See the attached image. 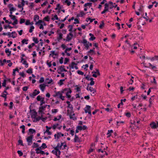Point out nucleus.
Instances as JSON below:
<instances>
[{
  "instance_id": "ea45409f",
  "label": "nucleus",
  "mask_w": 158,
  "mask_h": 158,
  "mask_svg": "<svg viewBox=\"0 0 158 158\" xmlns=\"http://www.w3.org/2000/svg\"><path fill=\"white\" fill-rule=\"evenodd\" d=\"M17 36V34L15 31H12L11 32V37L13 38H15Z\"/></svg>"
},
{
  "instance_id": "1a4fd4ad",
  "label": "nucleus",
  "mask_w": 158,
  "mask_h": 158,
  "mask_svg": "<svg viewBox=\"0 0 158 158\" xmlns=\"http://www.w3.org/2000/svg\"><path fill=\"white\" fill-rule=\"evenodd\" d=\"M46 86L48 87V86L45 83H44L39 85V88L42 92H43L46 89Z\"/></svg>"
},
{
  "instance_id": "c756f323",
  "label": "nucleus",
  "mask_w": 158,
  "mask_h": 158,
  "mask_svg": "<svg viewBox=\"0 0 158 158\" xmlns=\"http://www.w3.org/2000/svg\"><path fill=\"white\" fill-rule=\"evenodd\" d=\"M33 138V135H31L28 137L27 138V141L28 143H30L32 142V141Z\"/></svg>"
},
{
  "instance_id": "473e14b6",
  "label": "nucleus",
  "mask_w": 158,
  "mask_h": 158,
  "mask_svg": "<svg viewBox=\"0 0 158 158\" xmlns=\"http://www.w3.org/2000/svg\"><path fill=\"white\" fill-rule=\"evenodd\" d=\"M63 34L61 33H59L57 36V38L58 41H60L62 38Z\"/></svg>"
},
{
  "instance_id": "7c9ffc66",
  "label": "nucleus",
  "mask_w": 158,
  "mask_h": 158,
  "mask_svg": "<svg viewBox=\"0 0 158 158\" xmlns=\"http://www.w3.org/2000/svg\"><path fill=\"white\" fill-rule=\"evenodd\" d=\"M10 11H15L16 10V8L14 7L12 4H10L9 5Z\"/></svg>"
},
{
  "instance_id": "ddd939ff",
  "label": "nucleus",
  "mask_w": 158,
  "mask_h": 158,
  "mask_svg": "<svg viewBox=\"0 0 158 158\" xmlns=\"http://www.w3.org/2000/svg\"><path fill=\"white\" fill-rule=\"evenodd\" d=\"M84 110L85 113H88L90 116L91 115V107L90 106L86 105L84 109Z\"/></svg>"
},
{
  "instance_id": "58836bf2",
  "label": "nucleus",
  "mask_w": 158,
  "mask_h": 158,
  "mask_svg": "<svg viewBox=\"0 0 158 158\" xmlns=\"http://www.w3.org/2000/svg\"><path fill=\"white\" fill-rule=\"evenodd\" d=\"M52 16L53 17L52 19V20H58L59 21H60V20L59 19V18L58 17L57 15H52Z\"/></svg>"
},
{
  "instance_id": "4d7b16f0",
  "label": "nucleus",
  "mask_w": 158,
  "mask_h": 158,
  "mask_svg": "<svg viewBox=\"0 0 158 158\" xmlns=\"http://www.w3.org/2000/svg\"><path fill=\"white\" fill-rule=\"evenodd\" d=\"M138 97V95L137 94L136 95L132 97L131 98V100L132 102L135 99L137 98Z\"/></svg>"
},
{
  "instance_id": "c9c22d12",
  "label": "nucleus",
  "mask_w": 158,
  "mask_h": 158,
  "mask_svg": "<svg viewBox=\"0 0 158 158\" xmlns=\"http://www.w3.org/2000/svg\"><path fill=\"white\" fill-rule=\"evenodd\" d=\"M5 52L7 54V56H9L11 55V51L9 50L8 48H6L5 49Z\"/></svg>"
},
{
  "instance_id": "052dcab7",
  "label": "nucleus",
  "mask_w": 158,
  "mask_h": 158,
  "mask_svg": "<svg viewBox=\"0 0 158 158\" xmlns=\"http://www.w3.org/2000/svg\"><path fill=\"white\" fill-rule=\"evenodd\" d=\"M76 88L75 89V90H76L77 92L80 91L81 90V86L80 87H78V85H76L75 86Z\"/></svg>"
},
{
  "instance_id": "774afa93",
  "label": "nucleus",
  "mask_w": 158,
  "mask_h": 158,
  "mask_svg": "<svg viewBox=\"0 0 158 158\" xmlns=\"http://www.w3.org/2000/svg\"><path fill=\"white\" fill-rule=\"evenodd\" d=\"M29 131L30 133H31V134H33L35 132V130L31 128L29 130Z\"/></svg>"
},
{
  "instance_id": "f257e3e1",
  "label": "nucleus",
  "mask_w": 158,
  "mask_h": 158,
  "mask_svg": "<svg viewBox=\"0 0 158 158\" xmlns=\"http://www.w3.org/2000/svg\"><path fill=\"white\" fill-rule=\"evenodd\" d=\"M37 113L35 110H32L31 111V117L33 122H36L39 121L41 119V117H37Z\"/></svg>"
},
{
  "instance_id": "cd10ccee",
  "label": "nucleus",
  "mask_w": 158,
  "mask_h": 158,
  "mask_svg": "<svg viewBox=\"0 0 158 158\" xmlns=\"http://www.w3.org/2000/svg\"><path fill=\"white\" fill-rule=\"evenodd\" d=\"M85 15V13L83 11H81L77 15V17H81L84 16Z\"/></svg>"
},
{
  "instance_id": "a18cd8bd",
  "label": "nucleus",
  "mask_w": 158,
  "mask_h": 158,
  "mask_svg": "<svg viewBox=\"0 0 158 158\" xmlns=\"http://www.w3.org/2000/svg\"><path fill=\"white\" fill-rule=\"evenodd\" d=\"M44 78L43 77H41L39 81V83L40 84L43 83L44 81Z\"/></svg>"
},
{
  "instance_id": "f704fd0d",
  "label": "nucleus",
  "mask_w": 158,
  "mask_h": 158,
  "mask_svg": "<svg viewBox=\"0 0 158 158\" xmlns=\"http://www.w3.org/2000/svg\"><path fill=\"white\" fill-rule=\"evenodd\" d=\"M89 35L90 36V37L89 38V40H90L93 41L95 39L96 37L94 36L93 34L91 33H90Z\"/></svg>"
},
{
  "instance_id": "f3484780",
  "label": "nucleus",
  "mask_w": 158,
  "mask_h": 158,
  "mask_svg": "<svg viewBox=\"0 0 158 158\" xmlns=\"http://www.w3.org/2000/svg\"><path fill=\"white\" fill-rule=\"evenodd\" d=\"M69 67L70 68V69H77L78 67L77 65V64L74 62H72L69 65Z\"/></svg>"
},
{
  "instance_id": "9d476101",
  "label": "nucleus",
  "mask_w": 158,
  "mask_h": 158,
  "mask_svg": "<svg viewBox=\"0 0 158 158\" xmlns=\"http://www.w3.org/2000/svg\"><path fill=\"white\" fill-rule=\"evenodd\" d=\"M151 127L152 129H155L158 127V122H152L150 124Z\"/></svg>"
},
{
  "instance_id": "6e6552de",
  "label": "nucleus",
  "mask_w": 158,
  "mask_h": 158,
  "mask_svg": "<svg viewBox=\"0 0 158 158\" xmlns=\"http://www.w3.org/2000/svg\"><path fill=\"white\" fill-rule=\"evenodd\" d=\"M60 149L58 148H57V146L54 149L52 152L54 154L56 155V156H59L60 154Z\"/></svg>"
},
{
  "instance_id": "f8f14e48",
  "label": "nucleus",
  "mask_w": 158,
  "mask_h": 158,
  "mask_svg": "<svg viewBox=\"0 0 158 158\" xmlns=\"http://www.w3.org/2000/svg\"><path fill=\"white\" fill-rule=\"evenodd\" d=\"M68 114L69 115L70 118L72 119L73 120H75L77 119V118L75 116V114L72 111L70 112H69V110L68 111Z\"/></svg>"
},
{
  "instance_id": "dca6fc26",
  "label": "nucleus",
  "mask_w": 158,
  "mask_h": 158,
  "mask_svg": "<svg viewBox=\"0 0 158 158\" xmlns=\"http://www.w3.org/2000/svg\"><path fill=\"white\" fill-rule=\"evenodd\" d=\"M62 6L60 5L59 4H58L57 5L55 10H57V12L58 13H60L61 11L64 13L65 12V10L64 9H62Z\"/></svg>"
},
{
  "instance_id": "4c0bfd02",
  "label": "nucleus",
  "mask_w": 158,
  "mask_h": 158,
  "mask_svg": "<svg viewBox=\"0 0 158 158\" xmlns=\"http://www.w3.org/2000/svg\"><path fill=\"white\" fill-rule=\"evenodd\" d=\"M28 40L27 39H24L22 40L21 42L22 45H23L24 44H28Z\"/></svg>"
},
{
  "instance_id": "bb28decb",
  "label": "nucleus",
  "mask_w": 158,
  "mask_h": 158,
  "mask_svg": "<svg viewBox=\"0 0 158 158\" xmlns=\"http://www.w3.org/2000/svg\"><path fill=\"white\" fill-rule=\"evenodd\" d=\"M58 70L60 72H67V70L65 69L64 66H60L58 69Z\"/></svg>"
},
{
  "instance_id": "603ef678",
  "label": "nucleus",
  "mask_w": 158,
  "mask_h": 158,
  "mask_svg": "<svg viewBox=\"0 0 158 158\" xmlns=\"http://www.w3.org/2000/svg\"><path fill=\"white\" fill-rule=\"evenodd\" d=\"M124 123V122L123 121H120L117 122V125L119 126L120 125H123Z\"/></svg>"
},
{
  "instance_id": "79ce46f5",
  "label": "nucleus",
  "mask_w": 158,
  "mask_h": 158,
  "mask_svg": "<svg viewBox=\"0 0 158 158\" xmlns=\"http://www.w3.org/2000/svg\"><path fill=\"white\" fill-rule=\"evenodd\" d=\"M59 111L58 109H53L52 110V114H55L57 113Z\"/></svg>"
},
{
  "instance_id": "49530a36",
  "label": "nucleus",
  "mask_w": 158,
  "mask_h": 158,
  "mask_svg": "<svg viewBox=\"0 0 158 158\" xmlns=\"http://www.w3.org/2000/svg\"><path fill=\"white\" fill-rule=\"evenodd\" d=\"M64 3L65 4L67 5L68 6H69L71 2L69 0H65L64 1Z\"/></svg>"
},
{
  "instance_id": "c03bdc74",
  "label": "nucleus",
  "mask_w": 158,
  "mask_h": 158,
  "mask_svg": "<svg viewBox=\"0 0 158 158\" xmlns=\"http://www.w3.org/2000/svg\"><path fill=\"white\" fill-rule=\"evenodd\" d=\"M39 19V16L37 15H35L34 16L33 20L35 22H37V20Z\"/></svg>"
},
{
  "instance_id": "0e129e2a",
  "label": "nucleus",
  "mask_w": 158,
  "mask_h": 158,
  "mask_svg": "<svg viewBox=\"0 0 158 158\" xmlns=\"http://www.w3.org/2000/svg\"><path fill=\"white\" fill-rule=\"evenodd\" d=\"M44 20L47 22L49 21L50 20V18L49 16H47L45 17L44 19Z\"/></svg>"
},
{
  "instance_id": "0eeeda50",
  "label": "nucleus",
  "mask_w": 158,
  "mask_h": 158,
  "mask_svg": "<svg viewBox=\"0 0 158 158\" xmlns=\"http://www.w3.org/2000/svg\"><path fill=\"white\" fill-rule=\"evenodd\" d=\"M57 148H58L60 149H66L67 148V146L65 143H58L57 145Z\"/></svg>"
},
{
  "instance_id": "f03ea898",
  "label": "nucleus",
  "mask_w": 158,
  "mask_h": 158,
  "mask_svg": "<svg viewBox=\"0 0 158 158\" xmlns=\"http://www.w3.org/2000/svg\"><path fill=\"white\" fill-rule=\"evenodd\" d=\"M64 93H62V90L61 91L56 92L55 94L53 95V97H56L59 98L62 100H64V99L65 97L63 96L62 94Z\"/></svg>"
},
{
  "instance_id": "2f4dec72",
  "label": "nucleus",
  "mask_w": 158,
  "mask_h": 158,
  "mask_svg": "<svg viewBox=\"0 0 158 158\" xmlns=\"http://www.w3.org/2000/svg\"><path fill=\"white\" fill-rule=\"evenodd\" d=\"M87 53L88 55L91 56L95 54V50H94V49H90L88 52Z\"/></svg>"
},
{
  "instance_id": "69168bd1",
  "label": "nucleus",
  "mask_w": 158,
  "mask_h": 158,
  "mask_svg": "<svg viewBox=\"0 0 158 158\" xmlns=\"http://www.w3.org/2000/svg\"><path fill=\"white\" fill-rule=\"evenodd\" d=\"M141 97L142 98L143 100H146L147 98V96L143 94H142L141 95Z\"/></svg>"
},
{
  "instance_id": "6e6d98bb",
  "label": "nucleus",
  "mask_w": 158,
  "mask_h": 158,
  "mask_svg": "<svg viewBox=\"0 0 158 158\" xmlns=\"http://www.w3.org/2000/svg\"><path fill=\"white\" fill-rule=\"evenodd\" d=\"M95 19H91L90 18H87L86 19V21L87 22H88L89 21L90 23H91Z\"/></svg>"
},
{
  "instance_id": "37998d69",
  "label": "nucleus",
  "mask_w": 158,
  "mask_h": 158,
  "mask_svg": "<svg viewBox=\"0 0 158 158\" xmlns=\"http://www.w3.org/2000/svg\"><path fill=\"white\" fill-rule=\"evenodd\" d=\"M154 95L152 96L150 98V99L149 100V102L150 104H152L153 102V101L154 99Z\"/></svg>"
},
{
  "instance_id": "e2e57ef3",
  "label": "nucleus",
  "mask_w": 158,
  "mask_h": 158,
  "mask_svg": "<svg viewBox=\"0 0 158 158\" xmlns=\"http://www.w3.org/2000/svg\"><path fill=\"white\" fill-rule=\"evenodd\" d=\"M43 21L41 20H39L38 21L35 22V24L37 25H40V24H42Z\"/></svg>"
},
{
  "instance_id": "09e8293b",
  "label": "nucleus",
  "mask_w": 158,
  "mask_h": 158,
  "mask_svg": "<svg viewBox=\"0 0 158 158\" xmlns=\"http://www.w3.org/2000/svg\"><path fill=\"white\" fill-rule=\"evenodd\" d=\"M40 149H44L47 148V146L45 143H43L42 145L39 147Z\"/></svg>"
},
{
  "instance_id": "3c124183",
  "label": "nucleus",
  "mask_w": 158,
  "mask_h": 158,
  "mask_svg": "<svg viewBox=\"0 0 158 158\" xmlns=\"http://www.w3.org/2000/svg\"><path fill=\"white\" fill-rule=\"evenodd\" d=\"M106 12L107 11L109 10V6L108 4L107 3H106L105 4V7L104 10Z\"/></svg>"
},
{
  "instance_id": "a878e982",
  "label": "nucleus",
  "mask_w": 158,
  "mask_h": 158,
  "mask_svg": "<svg viewBox=\"0 0 158 158\" xmlns=\"http://www.w3.org/2000/svg\"><path fill=\"white\" fill-rule=\"evenodd\" d=\"M62 117V115L61 114H60L56 117H54L53 120L54 121H59L61 119Z\"/></svg>"
},
{
  "instance_id": "2eb2a0df",
  "label": "nucleus",
  "mask_w": 158,
  "mask_h": 158,
  "mask_svg": "<svg viewBox=\"0 0 158 158\" xmlns=\"http://www.w3.org/2000/svg\"><path fill=\"white\" fill-rule=\"evenodd\" d=\"M62 126L60 125L58 123L54 124L52 126V129L53 130H55L56 129L60 130L62 128Z\"/></svg>"
},
{
  "instance_id": "c85d7f7f",
  "label": "nucleus",
  "mask_w": 158,
  "mask_h": 158,
  "mask_svg": "<svg viewBox=\"0 0 158 158\" xmlns=\"http://www.w3.org/2000/svg\"><path fill=\"white\" fill-rule=\"evenodd\" d=\"M87 89L92 93L93 94H94L95 92V90L93 88L91 87L87 86Z\"/></svg>"
},
{
  "instance_id": "72a5a7b5",
  "label": "nucleus",
  "mask_w": 158,
  "mask_h": 158,
  "mask_svg": "<svg viewBox=\"0 0 158 158\" xmlns=\"http://www.w3.org/2000/svg\"><path fill=\"white\" fill-rule=\"evenodd\" d=\"M74 142H79L80 141V139L78 137L75 135V138L74 139Z\"/></svg>"
},
{
  "instance_id": "13d9d810",
  "label": "nucleus",
  "mask_w": 158,
  "mask_h": 158,
  "mask_svg": "<svg viewBox=\"0 0 158 158\" xmlns=\"http://www.w3.org/2000/svg\"><path fill=\"white\" fill-rule=\"evenodd\" d=\"M91 5H92V3H90V2H88V3H85L84 5V6L85 7H87V6H89V7H90L91 6Z\"/></svg>"
},
{
  "instance_id": "5701e85b",
  "label": "nucleus",
  "mask_w": 158,
  "mask_h": 158,
  "mask_svg": "<svg viewBox=\"0 0 158 158\" xmlns=\"http://www.w3.org/2000/svg\"><path fill=\"white\" fill-rule=\"evenodd\" d=\"M72 48H67L65 49L64 51V53L66 54L67 56H69L70 55V53H69V52L70 51L72 50Z\"/></svg>"
},
{
  "instance_id": "a211bd4d",
  "label": "nucleus",
  "mask_w": 158,
  "mask_h": 158,
  "mask_svg": "<svg viewBox=\"0 0 158 158\" xmlns=\"http://www.w3.org/2000/svg\"><path fill=\"white\" fill-rule=\"evenodd\" d=\"M51 53L50 54V57H52L53 58L55 59L57 57L58 55L55 51H51Z\"/></svg>"
},
{
  "instance_id": "bf43d9fd",
  "label": "nucleus",
  "mask_w": 158,
  "mask_h": 158,
  "mask_svg": "<svg viewBox=\"0 0 158 158\" xmlns=\"http://www.w3.org/2000/svg\"><path fill=\"white\" fill-rule=\"evenodd\" d=\"M66 103L68 105V107L71 108L73 109V107L72 105H71L70 102L67 101L66 102Z\"/></svg>"
},
{
  "instance_id": "e433bc0d",
  "label": "nucleus",
  "mask_w": 158,
  "mask_h": 158,
  "mask_svg": "<svg viewBox=\"0 0 158 158\" xmlns=\"http://www.w3.org/2000/svg\"><path fill=\"white\" fill-rule=\"evenodd\" d=\"M113 131L112 130H109L108 131V132L107 134V137L109 138L110 137L111 135V134L113 133Z\"/></svg>"
},
{
  "instance_id": "423d86ee",
  "label": "nucleus",
  "mask_w": 158,
  "mask_h": 158,
  "mask_svg": "<svg viewBox=\"0 0 158 158\" xmlns=\"http://www.w3.org/2000/svg\"><path fill=\"white\" fill-rule=\"evenodd\" d=\"M36 100L40 102V105H42L45 103L44 98L41 95H38L36 97Z\"/></svg>"
},
{
  "instance_id": "7ed1b4c3",
  "label": "nucleus",
  "mask_w": 158,
  "mask_h": 158,
  "mask_svg": "<svg viewBox=\"0 0 158 158\" xmlns=\"http://www.w3.org/2000/svg\"><path fill=\"white\" fill-rule=\"evenodd\" d=\"M81 43L83 44L86 50L89 49V47L92 46V44L88 41L85 39H83L81 42Z\"/></svg>"
},
{
  "instance_id": "39448f33",
  "label": "nucleus",
  "mask_w": 158,
  "mask_h": 158,
  "mask_svg": "<svg viewBox=\"0 0 158 158\" xmlns=\"http://www.w3.org/2000/svg\"><path fill=\"white\" fill-rule=\"evenodd\" d=\"M47 105H40L39 107L38 113L39 114H41L42 115L44 114V111L46 110V108L47 107Z\"/></svg>"
},
{
  "instance_id": "680f3d73",
  "label": "nucleus",
  "mask_w": 158,
  "mask_h": 158,
  "mask_svg": "<svg viewBox=\"0 0 158 158\" xmlns=\"http://www.w3.org/2000/svg\"><path fill=\"white\" fill-rule=\"evenodd\" d=\"M45 133H46L48 135H51L52 134V132L48 130H46L44 132Z\"/></svg>"
},
{
  "instance_id": "864d4df0",
  "label": "nucleus",
  "mask_w": 158,
  "mask_h": 158,
  "mask_svg": "<svg viewBox=\"0 0 158 158\" xmlns=\"http://www.w3.org/2000/svg\"><path fill=\"white\" fill-rule=\"evenodd\" d=\"M22 64L24 65L26 68H27L28 67V64L27 63L26 60L23 61V62L22 63Z\"/></svg>"
},
{
  "instance_id": "de8ad7c7",
  "label": "nucleus",
  "mask_w": 158,
  "mask_h": 158,
  "mask_svg": "<svg viewBox=\"0 0 158 158\" xmlns=\"http://www.w3.org/2000/svg\"><path fill=\"white\" fill-rule=\"evenodd\" d=\"M148 64L149 65V68H152L153 69H157L156 67L153 65L152 64L150 63H149Z\"/></svg>"
},
{
  "instance_id": "4468645a",
  "label": "nucleus",
  "mask_w": 158,
  "mask_h": 158,
  "mask_svg": "<svg viewBox=\"0 0 158 158\" xmlns=\"http://www.w3.org/2000/svg\"><path fill=\"white\" fill-rule=\"evenodd\" d=\"M45 83L49 86V85H51L53 84V80L51 78H47L45 79Z\"/></svg>"
},
{
  "instance_id": "b1692460",
  "label": "nucleus",
  "mask_w": 158,
  "mask_h": 158,
  "mask_svg": "<svg viewBox=\"0 0 158 158\" xmlns=\"http://www.w3.org/2000/svg\"><path fill=\"white\" fill-rule=\"evenodd\" d=\"M148 60H150L151 61H158V55L155 56L154 57H150L148 58Z\"/></svg>"
},
{
  "instance_id": "aec40b11",
  "label": "nucleus",
  "mask_w": 158,
  "mask_h": 158,
  "mask_svg": "<svg viewBox=\"0 0 158 158\" xmlns=\"http://www.w3.org/2000/svg\"><path fill=\"white\" fill-rule=\"evenodd\" d=\"M10 19L14 20V22L12 23V24L13 25H15L18 23L17 20L16 19V17L15 15L9 16Z\"/></svg>"
},
{
  "instance_id": "a19ab883",
  "label": "nucleus",
  "mask_w": 158,
  "mask_h": 158,
  "mask_svg": "<svg viewBox=\"0 0 158 158\" xmlns=\"http://www.w3.org/2000/svg\"><path fill=\"white\" fill-rule=\"evenodd\" d=\"M65 79H60L58 82V84L60 86H61L63 84V82L65 81Z\"/></svg>"
},
{
  "instance_id": "6ab92c4d",
  "label": "nucleus",
  "mask_w": 158,
  "mask_h": 158,
  "mask_svg": "<svg viewBox=\"0 0 158 158\" xmlns=\"http://www.w3.org/2000/svg\"><path fill=\"white\" fill-rule=\"evenodd\" d=\"M40 147L37 148L35 149L36 153L37 154H40L42 155L45 154V152L44 151H42Z\"/></svg>"
},
{
  "instance_id": "9b49d317",
  "label": "nucleus",
  "mask_w": 158,
  "mask_h": 158,
  "mask_svg": "<svg viewBox=\"0 0 158 158\" xmlns=\"http://www.w3.org/2000/svg\"><path fill=\"white\" fill-rule=\"evenodd\" d=\"M73 35L72 33V32H71L67 34L66 39H63V40L66 41H69L73 39Z\"/></svg>"
},
{
  "instance_id": "393cba45",
  "label": "nucleus",
  "mask_w": 158,
  "mask_h": 158,
  "mask_svg": "<svg viewBox=\"0 0 158 158\" xmlns=\"http://www.w3.org/2000/svg\"><path fill=\"white\" fill-rule=\"evenodd\" d=\"M92 73H94L93 74L92 76L94 77H97L98 76H99L100 75V73L98 70L97 69L96 71L92 72Z\"/></svg>"
},
{
  "instance_id": "5fc2aeb1",
  "label": "nucleus",
  "mask_w": 158,
  "mask_h": 158,
  "mask_svg": "<svg viewBox=\"0 0 158 158\" xmlns=\"http://www.w3.org/2000/svg\"><path fill=\"white\" fill-rule=\"evenodd\" d=\"M89 80L90 81V85L91 86L94 85V79L93 78H91Z\"/></svg>"
},
{
  "instance_id": "338daca9",
  "label": "nucleus",
  "mask_w": 158,
  "mask_h": 158,
  "mask_svg": "<svg viewBox=\"0 0 158 158\" xmlns=\"http://www.w3.org/2000/svg\"><path fill=\"white\" fill-rule=\"evenodd\" d=\"M33 41L34 42L35 44H37L38 43V42H39L38 39L36 38L33 37Z\"/></svg>"
},
{
  "instance_id": "20e7f679",
  "label": "nucleus",
  "mask_w": 158,
  "mask_h": 158,
  "mask_svg": "<svg viewBox=\"0 0 158 158\" xmlns=\"http://www.w3.org/2000/svg\"><path fill=\"white\" fill-rule=\"evenodd\" d=\"M65 92H66L65 94L67 97L70 98L71 97L70 94L72 92L70 88H65L62 90V93H64Z\"/></svg>"
},
{
  "instance_id": "8fccbe9b",
  "label": "nucleus",
  "mask_w": 158,
  "mask_h": 158,
  "mask_svg": "<svg viewBox=\"0 0 158 158\" xmlns=\"http://www.w3.org/2000/svg\"><path fill=\"white\" fill-rule=\"evenodd\" d=\"M35 29V27L33 25L31 26L29 29V33H31L33 32Z\"/></svg>"
},
{
  "instance_id": "412c9836",
  "label": "nucleus",
  "mask_w": 158,
  "mask_h": 158,
  "mask_svg": "<svg viewBox=\"0 0 158 158\" xmlns=\"http://www.w3.org/2000/svg\"><path fill=\"white\" fill-rule=\"evenodd\" d=\"M40 91L39 90L36 89H35L33 93L30 94V96L32 97H34L35 96L37 95L40 93Z\"/></svg>"
},
{
  "instance_id": "4be33fe9",
  "label": "nucleus",
  "mask_w": 158,
  "mask_h": 158,
  "mask_svg": "<svg viewBox=\"0 0 158 158\" xmlns=\"http://www.w3.org/2000/svg\"><path fill=\"white\" fill-rule=\"evenodd\" d=\"M64 136V134L60 132H57L56 134H55L54 135L55 139L56 140H58L60 137H63Z\"/></svg>"
}]
</instances>
